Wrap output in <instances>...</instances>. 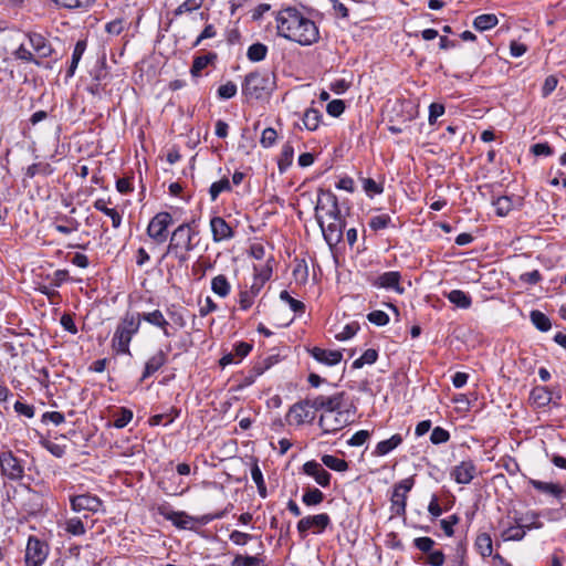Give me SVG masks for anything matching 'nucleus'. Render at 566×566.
Masks as SVG:
<instances>
[{
  "label": "nucleus",
  "instance_id": "45",
  "mask_svg": "<svg viewBox=\"0 0 566 566\" xmlns=\"http://www.w3.org/2000/svg\"><path fill=\"white\" fill-rule=\"evenodd\" d=\"M322 463L326 465L328 469L334 470L336 472H345L348 470V463L344 459H339L332 454H324L322 458Z\"/></svg>",
  "mask_w": 566,
  "mask_h": 566
},
{
  "label": "nucleus",
  "instance_id": "53",
  "mask_svg": "<svg viewBox=\"0 0 566 566\" xmlns=\"http://www.w3.org/2000/svg\"><path fill=\"white\" fill-rule=\"evenodd\" d=\"M280 298L286 302L294 313H304L305 304L298 300L293 298L287 291H282L280 293Z\"/></svg>",
  "mask_w": 566,
  "mask_h": 566
},
{
  "label": "nucleus",
  "instance_id": "46",
  "mask_svg": "<svg viewBox=\"0 0 566 566\" xmlns=\"http://www.w3.org/2000/svg\"><path fill=\"white\" fill-rule=\"evenodd\" d=\"M492 205L495 207V212L500 217L507 216L513 209V200L509 196H501L495 198L492 201Z\"/></svg>",
  "mask_w": 566,
  "mask_h": 566
},
{
  "label": "nucleus",
  "instance_id": "50",
  "mask_svg": "<svg viewBox=\"0 0 566 566\" xmlns=\"http://www.w3.org/2000/svg\"><path fill=\"white\" fill-rule=\"evenodd\" d=\"M377 358H378V352L374 348H369V349L365 350L364 354L359 358L354 360L353 368L359 369V368L364 367V365H373L374 363H376Z\"/></svg>",
  "mask_w": 566,
  "mask_h": 566
},
{
  "label": "nucleus",
  "instance_id": "23",
  "mask_svg": "<svg viewBox=\"0 0 566 566\" xmlns=\"http://www.w3.org/2000/svg\"><path fill=\"white\" fill-rule=\"evenodd\" d=\"M28 39L31 48L40 57H48L52 53L49 41L40 33H29Z\"/></svg>",
  "mask_w": 566,
  "mask_h": 566
},
{
  "label": "nucleus",
  "instance_id": "20",
  "mask_svg": "<svg viewBox=\"0 0 566 566\" xmlns=\"http://www.w3.org/2000/svg\"><path fill=\"white\" fill-rule=\"evenodd\" d=\"M344 412L342 410L335 411L331 415H322L318 420V426L324 434L335 433L343 429L346 420L343 419Z\"/></svg>",
  "mask_w": 566,
  "mask_h": 566
},
{
  "label": "nucleus",
  "instance_id": "7",
  "mask_svg": "<svg viewBox=\"0 0 566 566\" xmlns=\"http://www.w3.org/2000/svg\"><path fill=\"white\" fill-rule=\"evenodd\" d=\"M0 472L10 481H21L24 478L23 460L11 450L0 452Z\"/></svg>",
  "mask_w": 566,
  "mask_h": 566
},
{
  "label": "nucleus",
  "instance_id": "63",
  "mask_svg": "<svg viewBox=\"0 0 566 566\" xmlns=\"http://www.w3.org/2000/svg\"><path fill=\"white\" fill-rule=\"evenodd\" d=\"M277 134L274 128L268 127L262 132L260 143L263 147L268 148L274 145Z\"/></svg>",
  "mask_w": 566,
  "mask_h": 566
},
{
  "label": "nucleus",
  "instance_id": "33",
  "mask_svg": "<svg viewBox=\"0 0 566 566\" xmlns=\"http://www.w3.org/2000/svg\"><path fill=\"white\" fill-rule=\"evenodd\" d=\"M180 416V410L171 407L169 412L154 415L149 418L150 426H168L175 421Z\"/></svg>",
  "mask_w": 566,
  "mask_h": 566
},
{
  "label": "nucleus",
  "instance_id": "21",
  "mask_svg": "<svg viewBox=\"0 0 566 566\" xmlns=\"http://www.w3.org/2000/svg\"><path fill=\"white\" fill-rule=\"evenodd\" d=\"M140 321H145L151 326L161 329L166 337H171L174 333L170 331L171 325L166 319L165 315L160 310H154L151 312L139 313Z\"/></svg>",
  "mask_w": 566,
  "mask_h": 566
},
{
  "label": "nucleus",
  "instance_id": "44",
  "mask_svg": "<svg viewBox=\"0 0 566 566\" xmlns=\"http://www.w3.org/2000/svg\"><path fill=\"white\" fill-rule=\"evenodd\" d=\"M232 190L231 182L228 177H223L211 184L209 195L211 201H216L221 192H230Z\"/></svg>",
  "mask_w": 566,
  "mask_h": 566
},
{
  "label": "nucleus",
  "instance_id": "41",
  "mask_svg": "<svg viewBox=\"0 0 566 566\" xmlns=\"http://www.w3.org/2000/svg\"><path fill=\"white\" fill-rule=\"evenodd\" d=\"M531 322L541 332H548L552 328L551 319L547 315L538 310H534L530 314Z\"/></svg>",
  "mask_w": 566,
  "mask_h": 566
},
{
  "label": "nucleus",
  "instance_id": "37",
  "mask_svg": "<svg viewBox=\"0 0 566 566\" xmlns=\"http://www.w3.org/2000/svg\"><path fill=\"white\" fill-rule=\"evenodd\" d=\"M322 113L316 108H308L303 115V126L307 130H316L322 119Z\"/></svg>",
  "mask_w": 566,
  "mask_h": 566
},
{
  "label": "nucleus",
  "instance_id": "17",
  "mask_svg": "<svg viewBox=\"0 0 566 566\" xmlns=\"http://www.w3.org/2000/svg\"><path fill=\"white\" fill-rule=\"evenodd\" d=\"M401 274L398 271H388L378 275L371 285L378 289L392 290L398 294H403L405 289L400 284Z\"/></svg>",
  "mask_w": 566,
  "mask_h": 566
},
{
  "label": "nucleus",
  "instance_id": "60",
  "mask_svg": "<svg viewBox=\"0 0 566 566\" xmlns=\"http://www.w3.org/2000/svg\"><path fill=\"white\" fill-rule=\"evenodd\" d=\"M217 35V29L213 24H206L201 33L197 36L196 41L192 43V48H197L201 44L203 40L212 39Z\"/></svg>",
  "mask_w": 566,
  "mask_h": 566
},
{
  "label": "nucleus",
  "instance_id": "47",
  "mask_svg": "<svg viewBox=\"0 0 566 566\" xmlns=\"http://www.w3.org/2000/svg\"><path fill=\"white\" fill-rule=\"evenodd\" d=\"M368 224H369V228L373 231H379V230H384V229H387V228L391 227L392 226V219L387 213L378 214V216L371 217L369 219Z\"/></svg>",
  "mask_w": 566,
  "mask_h": 566
},
{
  "label": "nucleus",
  "instance_id": "10",
  "mask_svg": "<svg viewBox=\"0 0 566 566\" xmlns=\"http://www.w3.org/2000/svg\"><path fill=\"white\" fill-rule=\"evenodd\" d=\"M311 397H306L292 405L285 416L289 424L302 426L305 422H312L315 419V412L311 410Z\"/></svg>",
  "mask_w": 566,
  "mask_h": 566
},
{
  "label": "nucleus",
  "instance_id": "1",
  "mask_svg": "<svg viewBox=\"0 0 566 566\" xmlns=\"http://www.w3.org/2000/svg\"><path fill=\"white\" fill-rule=\"evenodd\" d=\"M277 34L286 40L307 46L319 40L316 23L295 7H285L277 11Z\"/></svg>",
  "mask_w": 566,
  "mask_h": 566
},
{
  "label": "nucleus",
  "instance_id": "4",
  "mask_svg": "<svg viewBox=\"0 0 566 566\" xmlns=\"http://www.w3.org/2000/svg\"><path fill=\"white\" fill-rule=\"evenodd\" d=\"M232 504H229L224 510L219 511L213 514H205L199 517H193L188 515L184 511H172L168 506H159L158 513L167 521H170L176 527L180 530H191V522H196L200 525H207L213 520H219L224 517L229 510L232 509Z\"/></svg>",
  "mask_w": 566,
  "mask_h": 566
},
{
  "label": "nucleus",
  "instance_id": "64",
  "mask_svg": "<svg viewBox=\"0 0 566 566\" xmlns=\"http://www.w3.org/2000/svg\"><path fill=\"white\" fill-rule=\"evenodd\" d=\"M41 421L43 423L52 422L55 426H60L65 421V417L59 411H46L42 415Z\"/></svg>",
  "mask_w": 566,
  "mask_h": 566
},
{
  "label": "nucleus",
  "instance_id": "51",
  "mask_svg": "<svg viewBox=\"0 0 566 566\" xmlns=\"http://www.w3.org/2000/svg\"><path fill=\"white\" fill-rule=\"evenodd\" d=\"M238 86L234 82L228 81L217 90V95L220 99H230L237 95Z\"/></svg>",
  "mask_w": 566,
  "mask_h": 566
},
{
  "label": "nucleus",
  "instance_id": "3",
  "mask_svg": "<svg viewBox=\"0 0 566 566\" xmlns=\"http://www.w3.org/2000/svg\"><path fill=\"white\" fill-rule=\"evenodd\" d=\"M275 88L274 75L269 71H254L245 75L241 91L248 99H261Z\"/></svg>",
  "mask_w": 566,
  "mask_h": 566
},
{
  "label": "nucleus",
  "instance_id": "16",
  "mask_svg": "<svg viewBox=\"0 0 566 566\" xmlns=\"http://www.w3.org/2000/svg\"><path fill=\"white\" fill-rule=\"evenodd\" d=\"M210 230L212 241L216 243L229 241L235 237L234 229L219 216H214L210 219Z\"/></svg>",
  "mask_w": 566,
  "mask_h": 566
},
{
  "label": "nucleus",
  "instance_id": "38",
  "mask_svg": "<svg viewBox=\"0 0 566 566\" xmlns=\"http://www.w3.org/2000/svg\"><path fill=\"white\" fill-rule=\"evenodd\" d=\"M499 23V19L493 13H484L478 15L473 21V27L478 31H486L494 28Z\"/></svg>",
  "mask_w": 566,
  "mask_h": 566
},
{
  "label": "nucleus",
  "instance_id": "49",
  "mask_svg": "<svg viewBox=\"0 0 566 566\" xmlns=\"http://www.w3.org/2000/svg\"><path fill=\"white\" fill-rule=\"evenodd\" d=\"M133 419V411L127 408H119L118 411L114 413V422L113 426L117 429L125 428Z\"/></svg>",
  "mask_w": 566,
  "mask_h": 566
},
{
  "label": "nucleus",
  "instance_id": "26",
  "mask_svg": "<svg viewBox=\"0 0 566 566\" xmlns=\"http://www.w3.org/2000/svg\"><path fill=\"white\" fill-rule=\"evenodd\" d=\"M107 202L105 199L99 198L94 201L93 207L103 212L105 216L109 217L112 220V226L115 229H118L122 224V216L119 212L114 208H108Z\"/></svg>",
  "mask_w": 566,
  "mask_h": 566
},
{
  "label": "nucleus",
  "instance_id": "55",
  "mask_svg": "<svg viewBox=\"0 0 566 566\" xmlns=\"http://www.w3.org/2000/svg\"><path fill=\"white\" fill-rule=\"evenodd\" d=\"M449 440H450V433L448 430H446L441 427H436L432 429L431 434H430L431 443L441 444V443L448 442Z\"/></svg>",
  "mask_w": 566,
  "mask_h": 566
},
{
  "label": "nucleus",
  "instance_id": "57",
  "mask_svg": "<svg viewBox=\"0 0 566 566\" xmlns=\"http://www.w3.org/2000/svg\"><path fill=\"white\" fill-rule=\"evenodd\" d=\"M367 319L376 326H385L389 323L388 314L379 310L368 313Z\"/></svg>",
  "mask_w": 566,
  "mask_h": 566
},
{
  "label": "nucleus",
  "instance_id": "31",
  "mask_svg": "<svg viewBox=\"0 0 566 566\" xmlns=\"http://www.w3.org/2000/svg\"><path fill=\"white\" fill-rule=\"evenodd\" d=\"M211 290L219 297H227L231 292V285L227 276L219 274L211 280Z\"/></svg>",
  "mask_w": 566,
  "mask_h": 566
},
{
  "label": "nucleus",
  "instance_id": "35",
  "mask_svg": "<svg viewBox=\"0 0 566 566\" xmlns=\"http://www.w3.org/2000/svg\"><path fill=\"white\" fill-rule=\"evenodd\" d=\"M56 220L62 223H55L54 229L62 234H70L80 227L77 220L65 214L56 217Z\"/></svg>",
  "mask_w": 566,
  "mask_h": 566
},
{
  "label": "nucleus",
  "instance_id": "61",
  "mask_svg": "<svg viewBox=\"0 0 566 566\" xmlns=\"http://www.w3.org/2000/svg\"><path fill=\"white\" fill-rule=\"evenodd\" d=\"M359 329V325L357 323H350L343 327V331L336 334L337 340H347L354 337Z\"/></svg>",
  "mask_w": 566,
  "mask_h": 566
},
{
  "label": "nucleus",
  "instance_id": "13",
  "mask_svg": "<svg viewBox=\"0 0 566 566\" xmlns=\"http://www.w3.org/2000/svg\"><path fill=\"white\" fill-rule=\"evenodd\" d=\"M48 554V545L35 536H30L24 555L25 566H41L45 562Z\"/></svg>",
  "mask_w": 566,
  "mask_h": 566
},
{
  "label": "nucleus",
  "instance_id": "56",
  "mask_svg": "<svg viewBox=\"0 0 566 566\" xmlns=\"http://www.w3.org/2000/svg\"><path fill=\"white\" fill-rule=\"evenodd\" d=\"M446 562V556L442 551H431L427 553V557L423 560V564L430 566H443Z\"/></svg>",
  "mask_w": 566,
  "mask_h": 566
},
{
  "label": "nucleus",
  "instance_id": "14",
  "mask_svg": "<svg viewBox=\"0 0 566 566\" xmlns=\"http://www.w3.org/2000/svg\"><path fill=\"white\" fill-rule=\"evenodd\" d=\"M70 505L72 511L80 513V512H91V513H97L103 507V501L94 494L91 493H84L78 495H71L70 496Z\"/></svg>",
  "mask_w": 566,
  "mask_h": 566
},
{
  "label": "nucleus",
  "instance_id": "22",
  "mask_svg": "<svg viewBox=\"0 0 566 566\" xmlns=\"http://www.w3.org/2000/svg\"><path fill=\"white\" fill-rule=\"evenodd\" d=\"M308 352L315 360L327 366H335L339 364L343 358V354L339 350L324 349L315 346L308 349Z\"/></svg>",
  "mask_w": 566,
  "mask_h": 566
},
{
  "label": "nucleus",
  "instance_id": "2",
  "mask_svg": "<svg viewBox=\"0 0 566 566\" xmlns=\"http://www.w3.org/2000/svg\"><path fill=\"white\" fill-rule=\"evenodd\" d=\"M140 325L142 321L139 313L126 312L119 319L112 337V348L117 354L130 356V342L133 337L139 332Z\"/></svg>",
  "mask_w": 566,
  "mask_h": 566
},
{
  "label": "nucleus",
  "instance_id": "5",
  "mask_svg": "<svg viewBox=\"0 0 566 566\" xmlns=\"http://www.w3.org/2000/svg\"><path fill=\"white\" fill-rule=\"evenodd\" d=\"M199 230L197 229L196 220L184 222L179 224L171 233L168 252H176L177 249H184L186 252H191L198 245L195 239L198 237Z\"/></svg>",
  "mask_w": 566,
  "mask_h": 566
},
{
  "label": "nucleus",
  "instance_id": "48",
  "mask_svg": "<svg viewBox=\"0 0 566 566\" xmlns=\"http://www.w3.org/2000/svg\"><path fill=\"white\" fill-rule=\"evenodd\" d=\"M525 535L526 531L522 524L511 525L502 532L503 541H521Z\"/></svg>",
  "mask_w": 566,
  "mask_h": 566
},
{
  "label": "nucleus",
  "instance_id": "43",
  "mask_svg": "<svg viewBox=\"0 0 566 566\" xmlns=\"http://www.w3.org/2000/svg\"><path fill=\"white\" fill-rule=\"evenodd\" d=\"M64 531L72 536H82L86 528L81 517H70L64 523Z\"/></svg>",
  "mask_w": 566,
  "mask_h": 566
},
{
  "label": "nucleus",
  "instance_id": "9",
  "mask_svg": "<svg viewBox=\"0 0 566 566\" xmlns=\"http://www.w3.org/2000/svg\"><path fill=\"white\" fill-rule=\"evenodd\" d=\"M172 216L167 211L156 213L147 226V234L157 244L164 243L167 240V230L172 224Z\"/></svg>",
  "mask_w": 566,
  "mask_h": 566
},
{
  "label": "nucleus",
  "instance_id": "32",
  "mask_svg": "<svg viewBox=\"0 0 566 566\" xmlns=\"http://www.w3.org/2000/svg\"><path fill=\"white\" fill-rule=\"evenodd\" d=\"M294 158V147L290 142L282 146V150L277 160V167L281 174L292 165Z\"/></svg>",
  "mask_w": 566,
  "mask_h": 566
},
{
  "label": "nucleus",
  "instance_id": "52",
  "mask_svg": "<svg viewBox=\"0 0 566 566\" xmlns=\"http://www.w3.org/2000/svg\"><path fill=\"white\" fill-rule=\"evenodd\" d=\"M363 189L369 197L380 195L384 191V186L371 178H363Z\"/></svg>",
  "mask_w": 566,
  "mask_h": 566
},
{
  "label": "nucleus",
  "instance_id": "40",
  "mask_svg": "<svg viewBox=\"0 0 566 566\" xmlns=\"http://www.w3.org/2000/svg\"><path fill=\"white\" fill-rule=\"evenodd\" d=\"M336 202H338V199L333 191L319 189L317 203L315 207L316 214H318L319 210H325L327 207H329L331 205H334Z\"/></svg>",
  "mask_w": 566,
  "mask_h": 566
},
{
  "label": "nucleus",
  "instance_id": "8",
  "mask_svg": "<svg viewBox=\"0 0 566 566\" xmlns=\"http://www.w3.org/2000/svg\"><path fill=\"white\" fill-rule=\"evenodd\" d=\"M415 478L409 476L395 484L392 495L390 497V511L396 516H405L407 507V493L412 490Z\"/></svg>",
  "mask_w": 566,
  "mask_h": 566
},
{
  "label": "nucleus",
  "instance_id": "29",
  "mask_svg": "<svg viewBox=\"0 0 566 566\" xmlns=\"http://www.w3.org/2000/svg\"><path fill=\"white\" fill-rule=\"evenodd\" d=\"M474 547L482 557H489L493 554L492 537L488 533H480L474 542Z\"/></svg>",
  "mask_w": 566,
  "mask_h": 566
},
{
  "label": "nucleus",
  "instance_id": "58",
  "mask_svg": "<svg viewBox=\"0 0 566 566\" xmlns=\"http://www.w3.org/2000/svg\"><path fill=\"white\" fill-rule=\"evenodd\" d=\"M459 521H460V517L457 514H452L448 518H443L440 521V526L448 537L453 536V534H454L453 526L457 525L459 523Z\"/></svg>",
  "mask_w": 566,
  "mask_h": 566
},
{
  "label": "nucleus",
  "instance_id": "39",
  "mask_svg": "<svg viewBox=\"0 0 566 566\" xmlns=\"http://www.w3.org/2000/svg\"><path fill=\"white\" fill-rule=\"evenodd\" d=\"M325 499L324 493L317 488H306L304 490L302 502L306 506L319 505Z\"/></svg>",
  "mask_w": 566,
  "mask_h": 566
},
{
  "label": "nucleus",
  "instance_id": "12",
  "mask_svg": "<svg viewBox=\"0 0 566 566\" xmlns=\"http://www.w3.org/2000/svg\"><path fill=\"white\" fill-rule=\"evenodd\" d=\"M316 221L322 230L323 237L326 243L333 248L336 247L343 240V231L346 227L345 220L332 219L333 221L325 226L323 218L319 214H315Z\"/></svg>",
  "mask_w": 566,
  "mask_h": 566
},
{
  "label": "nucleus",
  "instance_id": "24",
  "mask_svg": "<svg viewBox=\"0 0 566 566\" xmlns=\"http://www.w3.org/2000/svg\"><path fill=\"white\" fill-rule=\"evenodd\" d=\"M403 439L401 434L396 433L391 436L389 439L382 440L377 443L373 454L376 457H384L398 448L402 443Z\"/></svg>",
  "mask_w": 566,
  "mask_h": 566
},
{
  "label": "nucleus",
  "instance_id": "54",
  "mask_svg": "<svg viewBox=\"0 0 566 566\" xmlns=\"http://www.w3.org/2000/svg\"><path fill=\"white\" fill-rule=\"evenodd\" d=\"M434 545L436 542L428 536L417 537L413 539V546L423 554L433 551Z\"/></svg>",
  "mask_w": 566,
  "mask_h": 566
},
{
  "label": "nucleus",
  "instance_id": "28",
  "mask_svg": "<svg viewBox=\"0 0 566 566\" xmlns=\"http://www.w3.org/2000/svg\"><path fill=\"white\" fill-rule=\"evenodd\" d=\"M450 303L459 308L467 310L472 305V297L461 290H452L444 294Z\"/></svg>",
  "mask_w": 566,
  "mask_h": 566
},
{
  "label": "nucleus",
  "instance_id": "59",
  "mask_svg": "<svg viewBox=\"0 0 566 566\" xmlns=\"http://www.w3.org/2000/svg\"><path fill=\"white\" fill-rule=\"evenodd\" d=\"M346 108L345 102L343 99H333L326 105V112L328 115L333 117L340 116Z\"/></svg>",
  "mask_w": 566,
  "mask_h": 566
},
{
  "label": "nucleus",
  "instance_id": "19",
  "mask_svg": "<svg viewBox=\"0 0 566 566\" xmlns=\"http://www.w3.org/2000/svg\"><path fill=\"white\" fill-rule=\"evenodd\" d=\"M302 470L305 474L313 476L318 485L326 488L331 484V473L326 471L317 461L311 460L305 462L302 467Z\"/></svg>",
  "mask_w": 566,
  "mask_h": 566
},
{
  "label": "nucleus",
  "instance_id": "42",
  "mask_svg": "<svg viewBox=\"0 0 566 566\" xmlns=\"http://www.w3.org/2000/svg\"><path fill=\"white\" fill-rule=\"evenodd\" d=\"M268 46L261 42L251 44L247 51V57L251 62H261L268 55Z\"/></svg>",
  "mask_w": 566,
  "mask_h": 566
},
{
  "label": "nucleus",
  "instance_id": "18",
  "mask_svg": "<svg viewBox=\"0 0 566 566\" xmlns=\"http://www.w3.org/2000/svg\"><path fill=\"white\" fill-rule=\"evenodd\" d=\"M476 475V467L473 461H462L458 465H455L450 473L451 479H453L458 484H469Z\"/></svg>",
  "mask_w": 566,
  "mask_h": 566
},
{
  "label": "nucleus",
  "instance_id": "25",
  "mask_svg": "<svg viewBox=\"0 0 566 566\" xmlns=\"http://www.w3.org/2000/svg\"><path fill=\"white\" fill-rule=\"evenodd\" d=\"M217 59L218 54L216 52H208L205 55L195 56L190 69V74L193 77L200 76L201 71L206 69L209 64L213 63Z\"/></svg>",
  "mask_w": 566,
  "mask_h": 566
},
{
  "label": "nucleus",
  "instance_id": "27",
  "mask_svg": "<svg viewBox=\"0 0 566 566\" xmlns=\"http://www.w3.org/2000/svg\"><path fill=\"white\" fill-rule=\"evenodd\" d=\"M231 566H269L266 563V557L263 554L256 555H237L232 562Z\"/></svg>",
  "mask_w": 566,
  "mask_h": 566
},
{
  "label": "nucleus",
  "instance_id": "36",
  "mask_svg": "<svg viewBox=\"0 0 566 566\" xmlns=\"http://www.w3.org/2000/svg\"><path fill=\"white\" fill-rule=\"evenodd\" d=\"M530 399L538 407H545L551 402L552 394L546 387L537 386L532 389Z\"/></svg>",
  "mask_w": 566,
  "mask_h": 566
},
{
  "label": "nucleus",
  "instance_id": "62",
  "mask_svg": "<svg viewBox=\"0 0 566 566\" xmlns=\"http://www.w3.org/2000/svg\"><path fill=\"white\" fill-rule=\"evenodd\" d=\"M446 112L444 105L440 103H431L429 106V124L434 125L437 119Z\"/></svg>",
  "mask_w": 566,
  "mask_h": 566
},
{
  "label": "nucleus",
  "instance_id": "6",
  "mask_svg": "<svg viewBox=\"0 0 566 566\" xmlns=\"http://www.w3.org/2000/svg\"><path fill=\"white\" fill-rule=\"evenodd\" d=\"M331 523V517L327 513H319L302 517L297 522L296 528L301 539H304L310 531L316 535L323 534Z\"/></svg>",
  "mask_w": 566,
  "mask_h": 566
},
{
  "label": "nucleus",
  "instance_id": "11",
  "mask_svg": "<svg viewBox=\"0 0 566 566\" xmlns=\"http://www.w3.org/2000/svg\"><path fill=\"white\" fill-rule=\"evenodd\" d=\"M345 396V391H337L331 396L318 395L311 397L312 409L314 411L323 410L326 415L334 413L343 408Z\"/></svg>",
  "mask_w": 566,
  "mask_h": 566
},
{
  "label": "nucleus",
  "instance_id": "30",
  "mask_svg": "<svg viewBox=\"0 0 566 566\" xmlns=\"http://www.w3.org/2000/svg\"><path fill=\"white\" fill-rule=\"evenodd\" d=\"M86 40H78L74 46L70 66L66 71V77H72L75 74V70L86 50Z\"/></svg>",
  "mask_w": 566,
  "mask_h": 566
},
{
  "label": "nucleus",
  "instance_id": "34",
  "mask_svg": "<svg viewBox=\"0 0 566 566\" xmlns=\"http://www.w3.org/2000/svg\"><path fill=\"white\" fill-rule=\"evenodd\" d=\"M533 488L542 493L551 494L555 497H560L565 492L564 488L559 484H555L552 482H543L538 480L531 481Z\"/></svg>",
  "mask_w": 566,
  "mask_h": 566
},
{
  "label": "nucleus",
  "instance_id": "15",
  "mask_svg": "<svg viewBox=\"0 0 566 566\" xmlns=\"http://www.w3.org/2000/svg\"><path fill=\"white\" fill-rule=\"evenodd\" d=\"M171 349V345L168 344L166 350L159 349L154 355H151L145 363L144 370L140 377V381H145L154 374H156L163 366H165L168 361V353Z\"/></svg>",
  "mask_w": 566,
  "mask_h": 566
}]
</instances>
